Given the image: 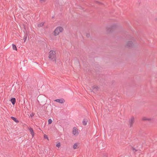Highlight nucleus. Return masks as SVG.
Instances as JSON below:
<instances>
[{
	"label": "nucleus",
	"instance_id": "obj_1",
	"mask_svg": "<svg viewBox=\"0 0 157 157\" xmlns=\"http://www.w3.org/2000/svg\"><path fill=\"white\" fill-rule=\"evenodd\" d=\"M48 58L53 62H56V52L53 50H51L49 52Z\"/></svg>",
	"mask_w": 157,
	"mask_h": 157
},
{
	"label": "nucleus",
	"instance_id": "obj_2",
	"mask_svg": "<svg viewBox=\"0 0 157 157\" xmlns=\"http://www.w3.org/2000/svg\"><path fill=\"white\" fill-rule=\"evenodd\" d=\"M63 30V29L62 27H57L54 31L55 36L58 35L60 33L62 32Z\"/></svg>",
	"mask_w": 157,
	"mask_h": 157
},
{
	"label": "nucleus",
	"instance_id": "obj_3",
	"mask_svg": "<svg viewBox=\"0 0 157 157\" xmlns=\"http://www.w3.org/2000/svg\"><path fill=\"white\" fill-rule=\"evenodd\" d=\"M117 28V26L116 24H113L109 27L106 28L107 31L108 33L112 32Z\"/></svg>",
	"mask_w": 157,
	"mask_h": 157
},
{
	"label": "nucleus",
	"instance_id": "obj_4",
	"mask_svg": "<svg viewBox=\"0 0 157 157\" xmlns=\"http://www.w3.org/2000/svg\"><path fill=\"white\" fill-rule=\"evenodd\" d=\"M134 120L133 117H131L130 119L129 120V123L130 124V127H132V125L134 123Z\"/></svg>",
	"mask_w": 157,
	"mask_h": 157
},
{
	"label": "nucleus",
	"instance_id": "obj_5",
	"mask_svg": "<svg viewBox=\"0 0 157 157\" xmlns=\"http://www.w3.org/2000/svg\"><path fill=\"white\" fill-rule=\"evenodd\" d=\"M72 133L74 135H77L78 134V129L76 127L73 128Z\"/></svg>",
	"mask_w": 157,
	"mask_h": 157
},
{
	"label": "nucleus",
	"instance_id": "obj_6",
	"mask_svg": "<svg viewBox=\"0 0 157 157\" xmlns=\"http://www.w3.org/2000/svg\"><path fill=\"white\" fill-rule=\"evenodd\" d=\"M133 45V43L132 41H128L126 43V46L128 48H131L132 47Z\"/></svg>",
	"mask_w": 157,
	"mask_h": 157
},
{
	"label": "nucleus",
	"instance_id": "obj_7",
	"mask_svg": "<svg viewBox=\"0 0 157 157\" xmlns=\"http://www.w3.org/2000/svg\"><path fill=\"white\" fill-rule=\"evenodd\" d=\"M55 101L59 102L60 103H63L65 102V100L63 98L56 99L55 100Z\"/></svg>",
	"mask_w": 157,
	"mask_h": 157
},
{
	"label": "nucleus",
	"instance_id": "obj_8",
	"mask_svg": "<svg viewBox=\"0 0 157 157\" xmlns=\"http://www.w3.org/2000/svg\"><path fill=\"white\" fill-rule=\"evenodd\" d=\"M29 130L30 132V134L32 135L33 137L34 136V132L33 129L31 128H30L29 129Z\"/></svg>",
	"mask_w": 157,
	"mask_h": 157
},
{
	"label": "nucleus",
	"instance_id": "obj_9",
	"mask_svg": "<svg viewBox=\"0 0 157 157\" xmlns=\"http://www.w3.org/2000/svg\"><path fill=\"white\" fill-rule=\"evenodd\" d=\"M10 101L12 102V104L13 105H14L16 103V99L14 98H11L10 100Z\"/></svg>",
	"mask_w": 157,
	"mask_h": 157
},
{
	"label": "nucleus",
	"instance_id": "obj_10",
	"mask_svg": "<svg viewBox=\"0 0 157 157\" xmlns=\"http://www.w3.org/2000/svg\"><path fill=\"white\" fill-rule=\"evenodd\" d=\"M88 120L86 119H84L82 121V123L83 125H86L87 124V123L88 122Z\"/></svg>",
	"mask_w": 157,
	"mask_h": 157
},
{
	"label": "nucleus",
	"instance_id": "obj_11",
	"mask_svg": "<svg viewBox=\"0 0 157 157\" xmlns=\"http://www.w3.org/2000/svg\"><path fill=\"white\" fill-rule=\"evenodd\" d=\"M11 118L14 121L18 123L19 122V121L16 118L12 116L11 117Z\"/></svg>",
	"mask_w": 157,
	"mask_h": 157
},
{
	"label": "nucleus",
	"instance_id": "obj_12",
	"mask_svg": "<svg viewBox=\"0 0 157 157\" xmlns=\"http://www.w3.org/2000/svg\"><path fill=\"white\" fill-rule=\"evenodd\" d=\"M92 88L95 91H97L98 90L99 88L98 86H93L92 87Z\"/></svg>",
	"mask_w": 157,
	"mask_h": 157
},
{
	"label": "nucleus",
	"instance_id": "obj_13",
	"mask_svg": "<svg viewBox=\"0 0 157 157\" xmlns=\"http://www.w3.org/2000/svg\"><path fill=\"white\" fill-rule=\"evenodd\" d=\"M44 24V23L43 22L41 23L38 24V26L39 27H41L43 26Z\"/></svg>",
	"mask_w": 157,
	"mask_h": 157
},
{
	"label": "nucleus",
	"instance_id": "obj_14",
	"mask_svg": "<svg viewBox=\"0 0 157 157\" xmlns=\"http://www.w3.org/2000/svg\"><path fill=\"white\" fill-rule=\"evenodd\" d=\"M12 47H13V50H17V48L16 45L15 44H12Z\"/></svg>",
	"mask_w": 157,
	"mask_h": 157
},
{
	"label": "nucleus",
	"instance_id": "obj_15",
	"mask_svg": "<svg viewBox=\"0 0 157 157\" xmlns=\"http://www.w3.org/2000/svg\"><path fill=\"white\" fill-rule=\"evenodd\" d=\"M142 120L143 121H150L151 120V119L150 118H146L145 117H144L142 118Z\"/></svg>",
	"mask_w": 157,
	"mask_h": 157
},
{
	"label": "nucleus",
	"instance_id": "obj_16",
	"mask_svg": "<svg viewBox=\"0 0 157 157\" xmlns=\"http://www.w3.org/2000/svg\"><path fill=\"white\" fill-rule=\"evenodd\" d=\"M78 146V144L76 143H75L73 145V148L74 149H75L77 148Z\"/></svg>",
	"mask_w": 157,
	"mask_h": 157
},
{
	"label": "nucleus",
	"instance_id": "obj_17",
	"mask_svg": "<svg viewBox=\"0 0 157 157\" xmlns=\"http://www.w3.org/2000/svg\"><path fill=\"white\" fill-rule=\"evenodd\" d=\"M27 38V34H25L24 37H23V40H24V42H25V41Z\"/></svg>",
	"mask_w": 157,
	"mask_h": 157
},
{
	"label": "nucleus",
	"instance_id": "obj_18",
	"mask_svg": "<svg viewBox=\"0 0 157 157\" xmlns=\"http://www.w3.org/2000/svg\"><path fill=\"white\" fill-rule=\"evenodd\" d=\"M52 121L51 119H49L48 120V124H51L52 123Z\"/></svg>",
	"mask_w": 157,
	"mask_h": 157
},
{
	"label": "nucleus",
	"instance_id": "obj_19",
	"mask_svg": "<svg viewBox=\"0 0 157 157\" xmlns=\"http://www.w3.org/2000/svg\"><path fill=\"white\" fill-rule=\"evenodd\" d=\"M56 146L57 147H58V148H59L60 147V143L59 142L58 143H57L56 144Z\"/></svg>",
	"mask_w": 157,
	"mask_h": 157
},
{
	"label": "nucleus",
	"instance_id": "obj_20",
	"mask_svg": "<svg viewBox=\"0 0 157 157\" xmlns=\"http://www.w3.org/2000/svg\"><path fill=\"white\" fill-rule=\"evenodd\" d=\"M132 150L134 152H135L137 150H136L135 148L134 147H132Z\"/></svg>",
	"mask_w": 157,
	"mask_h": 157
},
{
	"label": "nucleus",
	"instance_id": "obj_21",
	"mask_svg": "<svg viewBox=\"0 0 157 157\" xmlns=\"http://www.w3.org/2000/svg\"><path fill=\"white\" fill-rule=\"evenodd\" d=\"M44 138H46L47 139H48V136H47L45 134H44Z\"/></svg>",
	"mask_w": 157,
	"mask_h": 157
},
{
	"label": "nucleus",
	"instance_id": "obj_22",
	"mask_svg": "<svg viewBox=\"0 0 157 157\" xmlns=\"http://www.w3.org/2000/svg\"><path fill=\"white\" fill-rule=\"evenodd\" d=\"M34 116V113H32L30 114V116L31 117H33Z\"/></svg>",
	"mask_w": 157,
	"mask_h": 157
},
{
	"label": "nucleus",
	"instance_id": "obj_23",
	"mask_svg": "<svg viewBox=\"0 0 157 157\" xmlns=\"http://www.w3.org/2000/svg\"><path fill=\"white\" fill-rule=\"evenodd\" d=\"M86 37H89L90 36V34L89 33H87L86 35Z\"/></svg>",
	"mask_w": 157,
	"mask_h": 157
},
{
	"label": "nucleus",
	"instance_id": "obj_24",
	"mask_svg": "<svg viewBox=\"0 0 157 157\" xmlns=\"http://www.w3.org/2000/svg\"><path fill=\"white\" fill-rule=\"evenodd\" d=\"M46 0H40V2H45Z\"/></svg>",
	"mask_w": 157,
	"mask_h": 157
},
{
	"label": "nucleus",
	"instance_id": "obj_25",
	"mask_svg": "<svg viewBox=\"0 0 157 157\" xmlns=\"http://www.w3.org/2000/svg\"><path fill=\"white\" fill-rule=\"evenodd\" d=\"M96 3H98V4H99L101 3H100V2H98V1H96Z\"/></svg>",
	"mask_w": 157,
	"mask_h": 157
},
{
	"label": "nucleus",
	"instance_id": "obj_26",
	"mask_svg": "<svg viewBox=\"0 0 157 157\" xmlns=\"http://www.w3.org/2000/svg\"><path fill=\"white\" fill-rule=\"evenodd\" d=\"M24 29H25V26L24 25Z\"/></svg>",
	"mask_w": 157,
	"mask_h": 157
},
{
	"label": "nucleus",
	"instance_id": "obj_27",
	"mask_svg": "<svg viewBox=\"0 0 157 157\" xmlns=\"http://www.w3.org/2000/svg\"><path fill=\"white\" fill-rule=\"evenodd\" d=\"M78 63L79 65V62H78Z\"/></svg>",
	"mask_w": 157,
	"mask_h": 157
}]
</instances>
